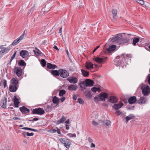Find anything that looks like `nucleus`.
Wrapping results in <instances>:
<instances>
[{
  "mask_svg": "<svg viewBox=\"0 0 150 150\" xmlns=\"http://www.w3.org/2000/svg\"><path fill=\"white\" fill-rule=\"evenodd\" d=\"M131 57V54H121L119 56H118L116 58V61L117 62L118 65L119 66L120 65L124 64L125 61L126 59L130 58Z\"/></svg>",
  "mask_w": 150,
  "mask_h": 150,
  "instance_id": "obj_1",
  "label": "nucleus"
},
{
  "mask_svg": "<svg viewBox=\"0 0 150 150\" xmlns=\"http://www.w3.org/2000/svg\"><path fill=\"white\" fill-rule=\"evenodd\" d=\"M122 39V35L121 34H119L116 36H113L111 38H110L109 39V40L112 42H115L120 44V43L121 42V40Z\"/></svg>",
  "mask_w": 150,
  "mask_h": 150,
  "instance_id": "obj_2",
  "label": "nucleus"
},
{
  "mask_svg": "<svg viewBox=\"0 0 150 150\" xmlns=\"http://www.w3.org/2000/svg\"><path fill=\"white\" fill-rule=\"evenodd\" d=\"M142 93L144 96L147 95L150 93V88L149 86L146 85H143L141 87Z\"/></svg>",
  "mask_w": 150,
  "mask_h": 150,
  "instance_id": "obj_3",
  "label": "nucleus"
},
{
  "mask_svg": "<svg viewBox=\"0 0 150 150\" xmlns=\"http://www.w3.org/2000/svg\"><path fill=\"white\" fill-rule=\"evenodd\" d=\"M60 142L64 144V146L67 149L69 148L71 144L70 140L69 139L61 138L59 139Z\"/></svg>",
  "mask_w": 150,
  "mask_h": 150,
  "instance_id": "obj_4",
  "label": "nucleus"
},
{
  "mask_svg": "<svg viewBox=\"0 0 150 150\" xmlns=\"http://www.w3.org/2000/svg\"><path fill=\"white\" fill-rule=\"evenodd\" d=\"M45 112L42 108H39L33 109L32 112L33 114H37L41 115L45 113Z\"/></svg>",
  "mask_w": 150,
  "mask_h": 150,
  "instance_id": "obj_5",
  "label": "nucleus"
},
{
  "mask_svg": "<svg viewBox=\"0 0 150 150\" xmlns=\"http://www.w3.org/2000/svg\"><path fill=\"white\" fill-rule=\"evenodd\" d=\"M4 46V45H1L0 46V49L1 50L0 51V57H2L4 53H8L11 49V48L8 47H5Z\"/></svg>",
  "mask_w": 150,
  "mask_h": 150,
  "instance_id": "obj_6",
  "label": "nucleus"
},
{
  "mask_svg": "<svg viewBox=\"0 0 150 150\" xmlns=\"http://www.w3.org/2000/svg\"><path fill=\"white\" fill-rule=\"evenodd\" d=\"M94 82L92 80L88 79L85 81H83L81 82L80 84L82 85L85 84L86 86H93Z\"/></svg>",
  "mask_w": 150,
  "mask_h": 150,
  "instance_id": "obj_7",
  "label": "nucleus"
},
{
  "mask_svg": "<svg viewBox=\"0 0 150 150\" xmlns=\"http://www.w3.org/2000/svg\"><path fill=\"white\" fill-rule=\"evenodd\" d=\"M14 71L17 76L19 77L22 74V70L20 67H16L14 68Z\"/></svg>",
  "mask_w": 150,
  "mask_h": 150,
  "instance_id": "obj_8",
  "label": "nucleus"
},
{
  "mask_svg": "<svg viewBox=\"0 0 150 150\" xmlns=\"http://www.w3.org/2000/svg\"><path fill=\"white\" fill-rule=\"evenodd\" d=\"M59 75L61 77L65 78L69 76V74L66 70L61 69L59 70Z\"/></svg>",
  "mask_w": 150,
  "mask_h": 150,
  "instance_id": "obj_9",
  "label": "nucleus"
},
{
  "mask_svg": "<svg viewBox=\"0 0 150 150\" xmlns=\"http://www.w3.org/2000/svg\"><path fill=\"white\" fill-rule=\"evenodd\" d=\"M147 98L143 96L140 97L139 99L137 100V102L139 104L142 105L146 103L147 101Z\"/></svg>",
  "mask_w": 150,
  "mask_h": 150,
  "instance_id": "obj_10",
  "label": "nucleus"
},
{
  "mask_svg": "<svg viewBox=\"0 0 150 150\" xmlns=\"http://www.w3.org/2000/svg\"><path fill=\"white\" fill-rule=\"evenodd\" d=\"M98 96L100 100L105 101V99L108 97V95L106 93L102 92Z\"/></svg>",
  "mask_w": 150,
  "mask_h": 150,
  "instance_id": "obj_11",
  "label": "nucleus"
},
{
  "mask_svg": "<svg viewBox=\"0 0 150 150\" xmlns=\"http://www.w3.org/2000/svg\"><path fill=\"white\" fill-rule=\"evenodd\" d=\"M67 80L71 83L75 84L78 81L77 79L75 77H69L67 79Z\"/></svg>",
  "mask_w": 150,
  "mask_h": 150,
  "instance_id": "obj_12",
  "label": "nucleus"
},
{
  "mask_svg": "<svg viewBox=\"0 0 150 150\" xmlns=\"http://www.w3.org/2000/svg\"><path fill=\"white\" fill-rule=\"evenodd\" d=\"M78 88L77 86L74 84H71L68 86L67 89L71 91H76Z\"/></svg>",
  "mask_w": 150,
  "mask_h": 150,
  "instance_id": "obj_13",
  "label": "nucleus"
},
{
  "mask_svg": "<svg viewBox=\"0 0 150 150\" xmlns=\"http://www.w3.org/2000/svg\"><path fill=\"white\" fill-rule=\"evenodd\" d=\"M29 54L27 50H22L20 52V55L23 58H24L27 57Z\"/></svg>",
  "mask_w": 150,
  "mask_h": 150,
  "instance_id": "obj_14",
  "label": "nucleus"
},
{
  "mask_svg": "<svg viewBox=\"0 0 150 150\" xmlns=\"http://www.w3.org/2000/svg\"><path fill=\"white\" fill-rule=\"evenodd\" d=\"M19 109L23 114L28 113L30 112V110L24 106L20 107Z\"/></svg>",
  "mask_w": 150,
  "mask_h": 150,
  "instance_id": "obj_15",
  "label": "nucleus"
},
{
  "mask_svg": "<svg viewBox=\"0 0 150 150\" xmlns=\"http://www.w3.org/2000/svg\"><path fill=\"white\" fill-rule=\"evenodd\" d=\"M18 82L16 78H13L11 80V85L18 87Z\"/></svg>",
  "mask_w": 150,
  "mask_h": 150,
  "instance_id": "obj_16",
  "label": "nucleus"
},
{
  "mask_svg": "<svg viewBox=\"0 0 150 150\" xmlns=\"http://www.w3.org/2000/svg\"><path fill=\"white\" fill-rule=\"evenodd\" d=\"M93 64L91 62H87L85 64V67L88 70H90L93 68Z\"/></svg>",
  "mask_w": 150,
  "mask_h": 150,
  "instance_id": "obj_17",
  "label": "nucleus"
},
{
  "mask_svg": "<svg viewBox=\"0 0 150 150\" xmlns=\"http://www.w3.org/2000/svg\"><path fill=\"white\" fill-rule=\"evenodd\" d=\"M18 86L10 84L9 87V90L10 91L12 92H14L16 91Z\"/></svg>",
  "mask_w": 150,
  "mask_h": 150,
  "instance_id": "obj_18",
  "label": "nucleus"
},
{
  "mask_svg": "<svg viewBox=\"0 0 150 150\" xmlns=\"http://www.w3.org/2000/svg\"><path fill=\"white\" fill-rule=\"evenodd\" d=\"M128 101L130 104H132L137 101V100L135 96H133L129 98Z\"/></svg>",
  "mask_w": 150,
  "mask_h": 150,
  "instance_id": "obj_19",
  "label": "nucleus"
},
{
  "mask_svg": "<svg viewBox=\"0 0 150 150\" xmlns=\"http://www.w3.org/2000/svg\"><path fill=\"white\" fill-rule=\"evenodd\" d=\"M99 123H101L103 126H108L110 125V120H107L104 121H100L99 122Z\"/></svg>",
  "mask_w": 150,
  "mask_h": 150,
  "instance_id": "obj_20",
  "label": "nucleus"
},
{
  "mask_svg": "<svg viewBox=\"0 0 150 150\" xmlns=\"http://www.w3.org/2000/svg\"><path fill=\"white\" fill-rule=\"evenodd\" d=\"M123 104L122 103H119L117 104H115L112 106V108L115 110H117L123 106Z\"/></svg>",
  "mask_w": 150,
  "mask_h": 150,
  "instance_id": "obj_21",
  "label": "nucleus"
},
{
  "mask_svg": "<svg viewBox=\"0 0 150 150\" xmlns=\"http://www.w3.org/2000/svg\"><path fill=\"white\" fill-rule=\"evenodd\" d=\"M116 48V46L115 45H112L106 49V50L109 53L111 52L114 51Z\"/></svg>",
  "mask_w": 150,
  "mask_h": 150,
  "instance_id": "obj_22",
  "label": "nucleus"
},
{
  "mask_svg": "<svg viewBox=\"0 0 150 150\" xmlns=\"http://www.w3.org/2000/svg\"><path fill=\"white\" fill-rule=\"evenodd\" d=\"M91 93V91H86L84 93V95L86 98L88 99H90L92 97Z\"/></svg>",
  "mask_w": 150,
  "mask_h": 150,
  "instance_id": "obj_23",
  "label": "nucleus"
},
{
  "mask_svg": "<svg viewBox=\"0 0 150 150\" xmlns=\"http://www.w3.org/2000/svg\"><path fill=\"white\" fill-rule=\"evenodd\" d=\"M118 99L115 97L114 96H111L108 100L109 101L112 103H115L117 102Z\"/></svg>",
  "mask_w": 150,
  "mask_h": 150,
  "instance_id": "obj_24",
  "label": "nucleus"
},
{
  "mask_svg": "<svg viewBox=\"0 0 150 150\" xmlns=\"http://www.w3.org/2000/svg\"><path fill=\"white\" fill-rule=\"evenodd\" d=\"M13 101L15 107L16 108L18 107L20 102H19V99L17 98L16 96H15L14 97Z\"/></svg>",
  "mask_w": 150,
  "mask_h": 150,
  "instance_id": "obj_25",
  "label": "nucleus"
},
{
  "mask_svg": "<svg viewBox=\"0 0 150 150\" xmlns=\"http://www.w3.org/2000/svg\"><path fill=\"white\" fill-rule=\"evenodd\" d=\"M47 67L49 69H55L57 68V66L55 64L47 63Z\"/></svg>",
  "mask_w": 150,
  "mask_h": 150,
  "instance_id": "obj_26",
  "label": "nucleus"
},
{
  "mask_svg": "<svg viewBox=\"0 0 150 150\" xmlns=\"http://www.w3.org/2000/svg\"><path fill=\"white\" fill-rule=\"evenodd\" d=\"M130 42L129 39L128 38H126L121 39V42L120 43V44H128Z\"/></svg>",
  "mask_w": 150,
  "mask_h": 150,
  "instance_id": "obj_27",
  "label": "nucleus"
},
{
  "mask_svg": "<svg viewBox=\"0 0 150 150\" xmlns=\"http://www.w3.org/2000/svg\"><path fill=\"white\" fill-rule=\"evenodd\" d=\"M135 116L132 114H130L126 117V122H128L129 120L134 118Z\"/></svg>",
  "mask_w": 150,
  "mask_h": 150,
  "instance_id": "obj_28",
  "label": "nucleus"
},
{
  "mask_svg": "<svg viewBox=\"0 0 150 150\" xmlns=\"http://www.w3.org/2000/svg\"><path fill=\"white\" fill-rule=\"evenodd\" d=\"M7 102V99L6 98H4V99L2 100L1 103V107L4 108H6V104Z\"/></svg>",
  "mask_w": 150,
  "mask_h": 150,
  "instance_id": "obj_29",
  "label": "nucleus"
},
{
  "mask_svg": "<svg viewBox=\"0 0 150 150\" xmlns=\"http://www.w3.org/2000/svg\"><path fill=\"white\" fill-rule=\"evenodd\" d=\"M82 74L83 76L86 77H88L89 76V72L84 70L83 69L81 70Z\"/></svg>",
  "mask_w": 150,
  "mask_h": 150,
  "instance_id": "obj_30",
  "label": "nucleus"
},
{
  "mask_svg": "<svg viewBox=\"0 0 150 150\" xmlns=\"http://www.w3.org/2000/svg\"><path fill=\"white\" fill-rule=\"evenodd\" d=\"M59 99L56 96H54L52 99V102L54 104H56V105H58L59 104Z\"/></svg>",
  "mask_w": 150,
  "mask_h": 150,
  "instance_id": "obj_31",
  "label": "nucleus"
},
{
  "mask_svg": "<svg viewBox=\"0 0 150 150\" xmlns=\"http://www.w3.org/2000/svg\"><path fill=\"white\" fill-rule=\"evenodd\" d=\"M51 73L54 75L58 76L59 75L60 72L59 70V71L57 70H52Z\"/></svg>",
  "mask_w": 150,
  "mask_h": 150,
  "instance_id": "obj_32",
  "label": "nucleus"
},
{
  "mask_svg": "<svg viewBox=\"0 0 150 150\" xmlns=\"http://www.w3.org/2000/svg\"><path fill=\"white\" fill-rule=\"evenodd\" d=\"M94 60L97 62L100 63L104 61V59L102 58L97 57L94 59Z\"/></svg>",
  "mask_w": 150,
  "mask_h": 150,
  "instance_id": "obj_33",
  "label": "nucleus"
},
{
  "mask_svg": "<svg viewBox=\"0 0 150 150\" xmlns=\"http://www.w3.org/2000/svg\"><path fill=\"white\" fill-rule=\"evenodd\" d=\"M66 119V118L63 115L60 119L57 121V124L58 125L61 123H63Z\"/></svg>",
  "mask_w": 150,
  "mask_h": 150,
  "instance_id": "obj_34",
  "label": "nucleus"
},
{
  "mask_svg": "<svg viewBox=\"0 0 150 150\" xmlns=\"http://www.w3.org/2000/svg\"><path fill=\"white\" fill-rule=\"evenodd\" d=\"M139 39L137 38H134L133 39L132 44L133 45L135 46L136 44L139 41Z\"/></svg>",
  "mask_w": 150,
  "mask_h": 150,
  "instance_id": "obj_35",
  "label": "nucleus"
},
{
  "mask_svg": "<svg viewBox=\"0 0 150 150\" xmlns=\"http://www.w3.org/2000/svg\"><path fill=\"white\" fill-rule=\"evenodd\" d=\"M18 65L19 66H25L26 65V63L23 60H21L18 62Z\"/></svg>",
  "mask_w": 150,
  "mask_h": 150,
  "instance_id": "obj_36",
  "label": "nucleus"
},
{
  "mask_svg": "<svg viewBox=\"0 0 150 150\" xmlns=\"http://www.w3.org/2000/svg\"><path fill=\"white\" fill-rule=\"evenodd\" d=\"M33 51L34 52L35 54L37 56L40 55L42 53V52L37 48H35V50H34Z\"/></svg>",
  "mask_w": 150,
  "mask_h": 150,
  "instance_id": "obj_37",
  "label": "nucleus"
},
{
  "mask_svg": "<svg viewBox=\"0 0 150 150\" xmlns=\"http://www.w3.org/2000/svg\"><path fill=\"white\" fill-rule=\"evenodd\" d=\"M66 92L64 90H60L59 91V95L60 96H62L65 94Z\"/></svg>",
  "mask_w": 150,
  "mask_h": 150,
  "instance_id": "obj_38",
  "label": "nucleus"
},
{
  "mask_svg": "<svg viewBox=\"0 0 150 150\" xmlns=\"http://www.w3.org/2000/svg\"><path fill=\"white\" fill-rule=\"evenodd\" d=\"M112 13L113 15V17L114 18L116 17L117 15V10L113 9L112 10Z\"/></svg>",
  "mask_w": 150,
  "mask_h": 150,
  "instance_id": "obj_39",
  "label": "nucleus"
},
{
  "mask_svg": "<svg viewBox=\"0 0 150 150\" xmlns=\"http://www.w3.org/2000/svg\"><path fill=\"white\" fill-rule=\"evenodd\" d=\"M20 42L17 39L15 40L12 43L13 45H17Z\"/></svg>",
  "mask_w": 150,
  "mask_h": 150,
  "instance_id": "obj_40",
  "label": "nucleus"
},
{
  "mask_svg": "<svg viewBox=\"0 0 150 150\" xmlns=\"http://www.w3.org/2000/svg\"><path fill=\"white\" fill-rule=\"evenodd\" d=\"M25 30L24 31L23 33L18 38H17L18 39V40L19 42H20V41H21L24 38L25 35Z\"/></svg>",
  "mask_w": 150,
  "mask_h": 150,
  "instance_id": "obj_41",
  "label": "nucleus"
},
{
  "mask_svg": "<svg viewBox=\"0 0 150 150\" xmlns=\"http://www.w3.org/2000/svg\"><path fill=\"white\" fill-rule=\"evenodd\" d=\"M41 64L42 65L43 67H44L45 66L46 64V62L45 59H42L41 60Z\"/></svg>",
  "mask_w": 150,
  "mask_h": 150,
  "instance_id": "obj_42",
  "label": "nucleus"
},
{
  "mask_svg": "<svg viewBox=\"0 0 150 150\" xmlns=\"http://www.w3.org/2000/svg\"><path fill=\"white\" fill-rule=\"evenodd\" d=\"M136 1L141 5H144V2L143 0H135Z\"/></svg>",
  "mask_w": 150,
  "mask_h": 150,
  "instance_id": "obj_43",
  "label": "nucleus"
},
{
  "mask_svg": "<svg viewBox=\"0 0 150 150\" xmlns=\"http://www.w3.org/2000/svg\"><path fill=\"white\" fill-rule=\"evenodd\" d=\"M78 102L81 104H83L84 103L83 100L81 98H79L78 99Z\"/></svg>",
  "mask_w": 150,
  "mask_h": 150,
  "instance_id": "obj_44",
  "label": "nucleus"
},
{
  "mask_svg": "<svg viewBox=\"0 0 150 150\" xmlns=\"http://www.w3.org/2000/svg\"><path fill=\"white\" fill-rule=\"evenodd\" d=\"M68 136L70 137H76V134H75L68 133L67 134Z\"/></svg>",
  "mask_w": 150,
  "mask_h": 150,
  "instance_id": "obj_45",
  "label": "nucleus"
},
{
  "mask_svg": "<svg viewBox=\"0 0 150 150\" xmlns=\"http://www.w3.org/2000/svg\"><path fill=\"white\" fill-rule=\"evenodd\" d=\"M16 51L12 55L11 57V60H10V63L12 61V60L14 58L15 55H16Z\"/></svg>",
  "mask_w": 150,
  "mask_h": 150,
  "instance_id": "obj_46",
  "label": "nucleus"
},
{
  "mask_svg": "<svg viewBox=\"0 0 150 150\" xmlns=\"http://www.w3.org/2000/svg\"><path fill=\"white\" fill-rule=\"evenodd\" d=\"M3 85L4 86V88H5L7 87V81L5 79H4Z\"/></svg>",
  "mask_w": 150,
  "mask_h": 150,
  "instance_id": "obj_47",
  "label": "nucleus"
},
{
  "mask_svg": "<svg viewBox=\"0 0 150 150\" xmlns=\"http://www.w3.org/2000/svg\"><path fill=\"white\" fill-rule=\"evenodd\" d=\"M100 100L99 97L96 96L94 98V101L96 102H98L99 100Z\"/></svg>",
  "mask_w": 150,
  "mask_h": 150,
  "instance_id": "obj_48",
  "label": "nucleus"
},
{
  "mask_svg": "<svg viewBox=\"0 0 150 150\" xmlns=\"http://www.w3.org/2000/svg\"><path fill=\"white\" fill-rule=\"evenodd\" d=\"M91 91L93 92L96 93L97 91V90L96 87H94L91 88Z\"/></svg>",
  "mask_w": 150,
  "mask_h": 150,
  "instance_id": "obj_49",
  "label": "nucleus"
},
{
  "mask_svg": "<svg viewBox=\"0 0 150 150\" xmlns=\"http://www.w3.org/2000/svg\"><path fill=\"white\" fill-rule=\"evenodd\" d=\"M34 135V133L33 132H31V133H29L28 132H27L26 133V135L29 136H33Z\"/></svg>",
  "mask_w": 150,
  "mask_h": 150,
  "instance_id": "obj_50",
  "label": "nucleus"
},
{
  "mask_svg": "<svg viewBox=\"0 0 150 150\" xmlns=\"http://www.w3.org/2000/svg\"><path fill=\"white\" fill-rule=\"evenodd\" d=\"M92 124L95 126H96L98 125L99 124L94 120H93L92 122Z\"/></svg>",
  "mask_w": 150,
  "mask_h": 150,
  "instance_id": "obj_51",
  "label": "nucleus"
},
{
  "mask_svg": "<svg viewBox=\"0 0 150 150\" xmlns=\"http://www.w3.org/2000/svg\"><path fill=\"white\" fill-rule=\"evenodd\" d=\"M122 113V112H121L119 110H117L116 112V113L118 115H120Z\"/></svg>",
  "mask_w": 150,
  "mask_h": 150,
  "instance_id": "obj_52",
  "label": "nucleus"
},
{
  "mask_svg": "<svg viewBox=\"0 0 150 150\" xmlns=\"http://www.w3.org/2000/svg\"><path fill=\"white\" fill-rule=\"evenodd\" d=\"M39 120V119L37 118H34L32 120H29V121H32L34 122V121H37Z\"/></svg>",
  "mask_w": 150,
  "mask_h": 150,
  "instance_id": "obj_53",
  "label": "nucleus"
},
{
  "mask_svg": "<svg viewBox=\"0 0 150 150\" xmlns=\"http://www.w3.org/2000/svg\"><path fill=\"white\" fill-rule=\"evenodd\" d=\"M72 98L74 100H76L77 98V96L75 94H74L72 95Z\"/></svg>",
  "mask_w": 150,
  "mask_h": 150,
  "instance_id": "obj_54",
  "label": "nucleus"
},
{
  "mask_svg": "<svg viewBox=\"0 0 150 150\" xmlns=\"http://www.w3.org/2000/svg\"><path fill=\"white\" fill-rule=\"evenodd\" d=\"M49 132H50L55 133L56 132L57 130L55 129H51L49 131Z\"/></svg>",
  "mask_w": 150,
  "mask_h": 150,
  "instance_id": "obj_55",
  "label": "nucleus"
},
{
  "mask_svg": "<svg viewBox=\"0 0 150 150\" xmlns=\"http://www.w3.org/2000/svg\"><path fill=\"white\" fill-rule=\"evenodd\" d=\"M22 129H24V130H31V128H28V127H23L22 128Z\"/></svg>",
  "mask_w": 150,
  "mask_h": 150,
  "instance_id": "obj_56",
  "label": "nucleus"
},
{
  "mask_svg": "<svg viewBox=\"0 0 150 150\" xmlns=\"http://www.w3.org/2000/svg\"><path fill=\"white\" fill-rule=\"evenodd\" d=\"M88 140L90 143H92L93 142V139L90 137L88 138Z\"/></svg>",
  "mask_w": 150,
  "mask_h": 150,
  "instance_id": "obj_57",
  "label": "nucleus"
},
{
  "mask_svg": "<svg viewBox=\"0 0 150 150\" xmlns=\"http://www.w3.org/2000/svg\"><path fill=\"white\" fill-rule=\"evenodd\" d=\"M60 99L62 102H63L65 100V97H62Z\"/></svg>",
  "mask_w": 150,
  "mask_h": 150,
  "instance_id": "obj_58",
  "label": "nucleus"
},
{
  "mask_svg": "<svg viewBox=\"0 0 150 150\" xmlns=\"http://www.w3.org/2000/svg\"><path fill=\"white\" fill-rule=\"evenodd\" d=\"M148 83L150 84V74H149L148 76Z\"/></svg>",
  "mask_w": 150,
  "mask_h": 150,
  "instance_id": "obj_59",
  "label": "nucleus"
},
{
  "mask_svg": "<svg viewBox=\"0 0 150 150\" xmlns=\"http://www.w3.org/2000/svg\"><path fill=\"white\" fill-rule=\"evenodd\" d=\"M57 133L59 134H61V133L60 132V130L58 128H57Z\"/></svg>",
  "mask_w": 150,
  "mask_h": 150,
  "instance_id": "obj_60",
  "label": "nucleus"
},
{
  "mask_svg": "<svg viewBox=\"0 0 150 150\" xmlns=\"http://www.w3.org/2000/svg\"><path fill=\"white\" fill-rule=\"evenodd\" d=\"M4 79L2 80L0 83V86H2L3 85Z\"/></svg>",
  "mask_w": 150,
  "mask_h": 150,
  "instance_id": "obj_61",
  "label": "nucleus"
},
{
  "mask_svg": "<svg viewBox=\"0 0 150 150\" xmlns=\"http://www.w3.org/2000/svg\"><path fill=\"white\" fill-rule=\"evenodd\" d=\"M13 119L14 120H20V118H18V117H13Z\"/></svg>",
  "mask_w": 150,
  "mask_h": 150,
  "instance_id": "obj_62",
  "label": "nucleus"
},
{
  "mask_svg": "<svg viewBox=\"0 0 150 150\" xmlns=\"http://www.w3.org/2000/svg\"><path fill=\"white\" fill-rule=\"evenodd\" d=\"M95 146V145L93 143H92L91 144V147H94Z\"/></svg>",
  "mask_w": 150,
  "mask_h": 150,
  "instance_id": "obj_63",
  "label": "nucleus"
},
{
  "mask_svg": "<svg viewBox=\"0 0 150 150\" xmlns=\"http://www.w3.org/2000/svg\"><path fill=\"white\" fill-rule=\"evenodd\" d=\"M53 48L55 49L56 50H57L58 51L59 50V49L57 47L56 45H54Z\"/></svg>",
  "mask_w": 150,
  "mask_h": 150,
  "instance_id": "obj_64",
  "label": "nucleus"
}]
</instances>
